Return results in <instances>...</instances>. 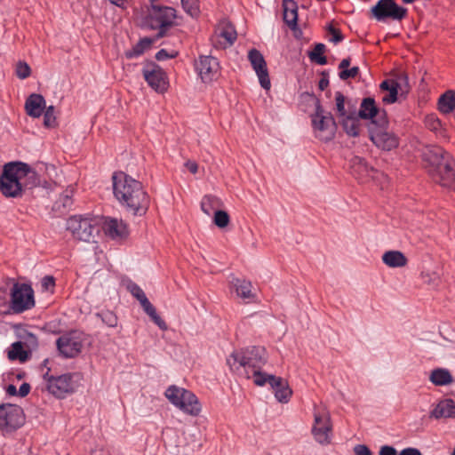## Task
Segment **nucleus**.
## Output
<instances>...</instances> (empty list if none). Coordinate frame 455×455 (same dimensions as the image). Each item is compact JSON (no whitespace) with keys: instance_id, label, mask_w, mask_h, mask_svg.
I'll return each instance as SVG.
<instances>
[{"instance_id":"nucleus-1","label":"nucleus","mask_w":455,"mask_h":455,"mask_svg":"<svg viewBox=\"0 0 455 455\" xmlns=\"http://www.w3.org/2000/svg\"><path fill=\"white\" fill-rule=\"evenodd\" d=\"M113 193L120 204L133 215L142 216L148 210L150 199L140 181L124 172L112 175Z\"/></svg>"},{"instance_id":"nucleus-2","label":"nucleus","mask_w":455,"mask_h":455,"mask_svg":"<svg viewBox=\"0 0 455 455\" xmlns=\"http://www.w3.org/2000/svg\"><path fill=\"white\" fill-rule=\"evenodd\" d=\"M40 185V179L29 164L12 161L4 164L0 175V192L6 198H20L27 189Z\"/></svg>"},{"instance_id":"nucleus-3","label":"nucleus","mask_w":455,"mask_h":455,"mask_svg":"<svg viewBox=\"0 0 455 455\" xmlns=\"http://www.w3.org/2000/svg\"><path fill=\"white\" fill-rule=\"evenodd\" d=\"M267 362V351L264 347L260 346H251L234 351L227 358V363L230 370L246 379H251L250 372L261 369Z\"/></svg>"},{"instance_id":"nucleus-4","label":"nucleus","mask_w":455,"mask_h":455,"mask_svg":"<svg viewBox=\"0 0 455 455\" xmlns=\"http://www.w3.org/2000/svg\"><path fill=\"white\" fill-rule=\"evenodd\" d=\"M176 10L165 5H153L148 8L144 18V26L152 30H157L156 39L166 36L167 31L175 25Z\"/></svg>"},{"instance_id":"nucleus-5","label":"nucleus","mask_w":455,"mask_h":455,"mask_svg":"<svg viewBox=\"0 0 455 455\" xmlns=\"http://www.w3.org/2000/svg\"><path fill=\"white\" fill-rule=\"evenodd\" d=\"M315 136L323 141L331 140L337 131L335 119L331 112L323 109L319 100L315 101V111L311 115Z\"/></svg>"},{"instance_id":"nucleus-6","label":"nucleus","mask_w":455,"mask_h":455,"mask_svg":"<svg viewBox=\"0 0 455 455\" xmlns=\"http://www.w3.org/2000/svg\"><path fill=\"white\" fill-rule=\"evenodd\" d=\"M164 395L174 406L185 413L197 416L201 411L197 397L189 390L172 385L166 389Z\"/></svg>"},{"instance_id":"nucleus-7","label":"nucleus","mask_w":455,"mask_h":455,"mask_svg":"<svg viewBox=\"0 0 455 455\" xmlns=\"http://www.w3.org/2000/svg\"><path fill=\"white\" fill-rule=\"evenodd\" d=\"M67 229L71 232L74 238L91 242L94 241L100 228L95 220L75 215L67 220Z\"/></svg>"},{"instance_id":"nucleus-8","label":"nucleus","mask_w":455,"mask_h":455,"mask_svg":"<svg viewBox=\"0 0 455 455\" xmlns=\"http://www.w3.org/2000/svg\"><path fill=\"white\" fill-rule=\"evenodd\" d=\"M388 118L379 119V124L368 126L370 140L379 148L390 151L399 145V138L394 132L388 131Z\"/></svg>"},{"instance_id":"nucleus-9","label":"nucleus","mask_w":455,"mask_h":455,"mask_svg":"<svg viewBox=\"0 0 455 455\" xmlns=\"http://www.w3.org/2000/svg\"><path fill=\"white\" fill-rule=\"evenodd\" d=\"M50 369L43 375L46 382V388L50 394L58 399H64L67 395L76 391V385L73 378L75 374L65 373L60 376H53L49 373Z\"/></svg>"},{"instance_id":"nucleus-10","label":"nucleus","mask_w":455,"mask_h":455,"mask_svg":"<svg viewBox=\"0 0 455 455\" xmlns=\"http://www.w3.org/2000/svg\"><path fill=\"white\" fill-rule=\"evenodd\" d=\"M142 76L150 88L159 93H164L169 86L165 71L155 61L147 60L143 63Z\"/></svg>"},{"instance_id":"nucleus-11","label":"nucleus","mask_w":455,"mask_h":455,"mask_svg":"<svg viewBox=\"0 0 455 455\" xmlns=\"http://www.w3.org/2000/svg\"><path fill=\"white\" fill-rule=\"evenodd\" d=\"M34 306V291L31 285L14 283L11 291V307L13 312L22 313Z\"/></svg>"},{"instance_id":"nucleus-12","label":"nucleus","mask_w":455,"mask_h":455,"mask_svg":"<svg viewBox=\"0 0 455 455\" xmlns=\"http://www.w3.org/2000/svg\"><path fill=\"white\" fill-rule=\"evenodd\" d=\"M372 16L379 21L391 19L394 20H402L407 15V9L398 5L394 0H379L371 7Z\"/></svg>"},{"instance_id":"nucleus-13","label":"nucleus","mask_w":455,"mask_h":455,"mask_svg":"<svg viewBox=\"0 0 455 455\" xmlns=\"http://www.w3.org/2000/svg\"><path fill=\"white\" fill-rule=\"evenodd\" d=\"M25 415L23 409L16 404H0V429L16 430L23 426Z\"/></svg>"},{"instance_id":"nucleus-14","label":"nucleus","mask_w":455,"mask_h":455,"mask_svg":"<svg viewBox=\"0 0 455 455\" xmlns=\"http://www.w3.org/2000/svg\"><path fill=\"white\" fill-rule=\"evenodd\" d=\"M332 426L331 417L325 411L314 412V425L312 435L320 444L326 445L331 443Z\"/></svg>"},{"instance_id":"nucleus-15","label":"nucleus","mask_w":455,"mask_h":455,"mask_svg":"<svg viewBox=\"0 0 455 455\" xmlns=\"http://www.w3.org/2000/svg\"><path fill=\"white\" fill-rule=\"evenodd\" d=\"M422 156L423 160L428 163V169L445 168L449 171L450 164L454 160L449 152L439 146L427 147Z\"/></svg>"},{"instance_id":"nucleus-16","label":"nucleus","mask_w":455,"mask_h":455,"mask_svg":"<svg viewBox=\"0 0 455 455\" xmlns=\"http://www.w3.org/2000/svg\"><path fill=\"white\" fill-rule=\"evenodd\" d=\"M408 76L401 75L396 79H386L381 82L379 88L381 91L388 92L387 94L382 97V101L385 104H393L397 100L399 91L401 94L408 92Z\"/></svg>"},{"instance_id":"nucleus-17","label":"nucleus","mask_w":455,"mask_h":455,"mask_svg":"<svg viewBox=\"0 0 455 455\" xmlns=\"http://www.w3.org/2000/svg\"><path fill=\"white\" fill-rule=\"evenodd\" d=\"M358 116L362 120H370L368 126H374L379 124L380 118H387V111L379 108L371 97L363 98L358 110Z\"/></svg>"},{"instance_id":"nucleus-18","label":"nucleus","mask_w":455,"mask_h":455,"mask_svg":"<svg viewBox=\"0 0 455 455\" xmlns=\"http://www.w3.org/2000/svg\"><path fill=\"white\" fill-rule=\"evenodd\" d=\"M195 68L204 83L212 82L217 78L220 71L219 61L212 56H199L198 60L195 62Z\"/></svg>"},{"instance_id":"nucleus-19","label":"nucleus","mask_w":455,"mask_h":455,"mask_svg":"<svg viewBox=\"0 0 455 455\" xmlns=\"http://www.w3.org/2000/svg\"><path fill=\"white\" fill-rule=\"evenodd\" d=\"M248 59L251 64L252 68L258 76L260 86L265 90H269L271 87V83L267 62L262 53L257 49L253 48L249 51Z\"/></svg>"},{"instance_id":"nucleus-20","label":"nucleus","mask_w":455,"mask_h":455,"mask_svg":"<svg viewBox=\"0 0 455 455\" xmlns=\"http://www.w3.org/2000/svg\"><path fill=\"white\" fill-rule=\"evenodd\" d=\"M57 348L65 358H74L82 351L83 344L75 332L66 333L58 338Z\"/></svg>"},{"instance_id":"nucleus-21","label":"nucleus","mask_w":455,"mask_h":455,"mask_svg":"<svg viewBox=\"0 0 455 455\" xmlns=\"http://www.w3.org/2000/svg\"><path fill=\"white\" fill-rule=\"evenodd\" d=\"M451 169L445 168L428 169L432 180L443 188L455 190V161H451Z\"/></svg>"},{"instance_id":"nucleus-22","label":"nucleus","mask_w":455,"mask_h":455,"mask_svg":"<svg viewBox=\"0 0 455 455\" xmlns=\"http://www.w3.org/2000/svg\"><path fill=\"white\" fill-rule=\"evenodd\" d=\"M283 20L293 32L300 29L298 28V4L294 0H283Z\"/></svg>"},{"instance_id":"nucleus-23","label":"nucleus","mask_w":455,"mask_h":455,"mask_svg":"<svg viewBox=\"0 0 455 455\" xmlns=\"http://www.w3.org/2000/svg\"><path fill=\"white\" fill-rule=\"evenodd\" d=\"M45 105L46 102L43 95L32 93L25 101V110L29 116L38 118L44 113Z\"/></svg>"},{"instance_id":"nucleus-24","label":"nucleus","mask_w":455,"mask_h":455,"mask_svg":"<svg viewBox=\"0 0 455 455\" xmlns=\"http://www.w3.org/2000/svg\"><path fill=\"white\" fill-rule=\"evenodd\" d=\"M104 232L112 239H123L128 235L127 225L117 219L107 220L103 226Z\"/></svg>"},{"instance_id":"nucleus-25","label":"nucleus","mask_w":455,"mask_h":455,"mask_svg":"<svg viewBox=\"0 0 455 455\" xmlns=\"http://www.w3.org/2000/svg\"><path fill=\"white\" fill-rule=\"evenodd\" d=\"M271 388L274 390L276 400L279 403H287L292 395L288 381L281 377L271 378Z\"/></svg>"},{"instance_id":"nucleus-26","label":"nucleus","mask_w":455,"mask_h":455,"mask_svg":"<svg viewBox=\"0 0 455 455\" xmlns=\"http://www.w3.org/2000/svg\"><path fill=\"white\" fill-rule=\"evenodd\" d=\"M430 417L436 419L441 418L455 419V401L450 398L440 401L430 412Z\"/></svg>"},{"instance_id":"nucleus-27","label":"nucleus","mask_w":455,"mask_h":455,"mask_svg":"<svg viewBox=\"0 0 455 455\" xmlns=\"http://www.w3.org/2000/svg\"><path fill=\"white\" fill-rule=\"evenodd\" d=\"M156 36L154 38L150 37H143L140 39V41L132 47V49L124 52V56L127 60H132L135 58H139L143 55V53L151 47L152 44L156 41Z\"/></svg>"},{"instance_id":"nucleus-28","label":"nucleus","mask_w":455,"mask_h":455,"mask_svg":"<svg viewBox=\"0 0 455 455\" xmlns=\"http://www.w3.org/2000/svg\"><path fill=\"white\" fill-rule=\"evenodd\" d=\"M383 262L390 267H402L406 266L408 260L400 251H387L382 255Z\"/></svg>"},{"instance_id":"nucleus-29","label":"nucleus","mask_w":455,"mask_h":455,"mask_svg":"<svg viewBox=\"0 0 455 455\" xmlns=\"http://www.w3.org/2000/svg\"><path fill=\"white\" fill-rule=\"evenodd\" d=\"M429 379L435 386H447L453 382L450 371L445 368L434 369L430 373Z\"/></svg>"},{"instance_id":"nucleus-30","label":"nucleus","mask_w":455,"mask_h":455,"mask_svg":"<svg viewBox=\"0 0 455 455\" xmlns=\"http://www.w3.org/2000/svg\"><path fill=\"white\" fill-rule=\"evenodd\" d=\"M360 119L359 116H346L339 120L340 125L347 135L350 137L360 135Z\"/></svg>"},{"instance_id":"nucleus-31","label":"nucleus","mask_w":455,"mask_h":455,"mask_svg":"<svg viewBox=\"0 0 455 455\" xmlns=\"http://www.w3.org/2000/svg\"><path fill=\"white\" fill-rule=\"evenodd\" d=\"M140 303L145 313L151 318L154 323L163 331L167 329L166 323L157 315L156 307L151 304L147 297L140 299Z\"/></svg>"},{"instance_id":"nucleus-32","label":"nucleus","mask_w":455,"mask_h":455,"mask_svg":"<svg viewBox=\"0 0 455 455\" xmlns=\"http://www.w3.org/2000/svg\"><path fill=\"white\" fill-rule=\"evenodd\" d=\"M140 303L145 313L151 318L154 323L163 331L167 329L166 323L157 315L156 307L151 304L147 297L140 299Z\"/></svg>"},{"instance_id":"nucleus-33","label":"nucleus","mask_w":455,"mask_h":455,"mask_svg":"<svg viewBox=\"0 0 455 455\" xmlns=\"http://www.w3.org/2000/svg\"><path fill=\"white\" fill-rule=\"evenodd\" d=\"M438 109L443 114H449L455 109V92L448 91L439 98Z\"/></svg>"},{"instance_id":"nucleus-34","label":"nucleus","mask_w":455,"mask_h":455,"mask_svg":"<svg viewBox=\"0 0 455 455\" xmlns=\"http://www.w3.org/2000/svg\"><path fill=\"white\" fill-rule=\"evenodd\" d=\"M28 358V352L23 348L21 341H16L12 344L8 350V359L11 361L19 360L20 362H26Z\"/></svg>"},{"instance_id":"nucleus-35","label":"nucleus","mask_w":455,"mask_h":455,"mask_svg":"<svg viewBox=\"0 0 455 455\" xmlns=\"http://www.w3.org/2000/svg\"><path fill=\"white\" fill-rule=\"evenodd\" d=\"M234 286L235 287V291L238 297L243 299H250L253 298V293L251 291V282L244 279H235Z\"/></svg>"},{"instance_id":"nucleus-36","label":"nucleus","mask_w":455,"mask_h":455,"mask_svg":"<svg viewBox=\"0 0 455 455\" xmlns=\"http://www.w3.org/2000/svg\"><path fill=\"white\" fill-rule=\"evenodd\" d=\"M351 170L352 174L359 180L364 175L368 174L369 166L363 158L360 156H355L351 160Z\"/></svg>"},{"instance_id":"nucleus-37","label":"nucleus","mask_w":455,"mask_h":455,"mask_svg":"<svg viewBox=\"0 0 455 455\" xmlns=\"http://www.w3.org/2000/svg\"><path fill=\"white\" fill-rule=\"evenodd\" d=\"M73 204L72 191L66 190L60 196L58 200L53 204V210L60 212H66L71 208Z\"/></svg>"},{"instance_id":"nucleus-38","label":"nucleus","mask_w":455,"mask_h":455,"mask_svg":"<svg viewBox=\"0 0 455 455\" xmlns=\"http://www.w3.org/2000/svg\"><path fill=\"white\" fill-rule=\"evenodd\" d=\"M250 374L251 378H253L254 384L259 387H262L267 383L271 387V378H277V376L261 371V369L252 371L250 372Z\"/></svg>"},{"instance_id":"nucleus-39","label":"nucleus","mask_w":455,"mask_h":455,"mask_svg":"<svg viewBox=\"0 0 455 455\" xmlns=\"http://www.w3.org/2000/svg\"><path fill=\"white\" fill-rule=\"evenodd\" d=\"M325 45L323 44H316L314 50L308 53L309 59L319 65H325L327 63V59L323 55Z\"/></svg>"},{"instance_id":"nucleus-40","label":"nucleus","mask_w":455,"mask_h":455,"mask_svg":"<svg viewBox=\"0 0 455 455\" xmlns=\"http://www.w3.org/2000/svg\"><path fill=\"white\" fill-rule=\"evenodd\" d=\"M347 97L341 92H335V108L338 116L342 119L347 116Z\"/></svg>"},{"instance_id":"nucleus-41","label":"nucleus","mask_w":455,"mask_h":455,"mask_svg":"<svg viewBox=\"0 0 455 455\" xmlns=\"http://www.w3.org/2000/svg\"><path fill=\"white\" fill-rule=\"evenodd\" d=\"M219 36L226 40V45L224 46L226 47L227 45H232L235 43L237 34L231 25H227L221 28Z\"/></svg>"},{"instance_id":"nucleus-42","label":"nucleus","mask_w":455,"mask_h":455,"mask_svg":"<svg viewBox=\"0 0 455 455\" xmlns=\"http://www.w3.org/2000/svg\"><path fill=\"white\" fill-rule=\"evenodd\" d=\"M96 316L100 318L102 323L108 327H116L117 325V317L110 310H102L97 313Z\"/></svg>"},{"instance_id":"nucleus-43","label":"nucleus","mask_w":455,"mask_h":455,"mask_svg":"<svg viewBox=\"0 0 455 455\" xmlns=\"http://www.w3.org/2000/svg\"><path fill=\"white\" fill-rule=\"evenodd\" d=\"M55 109L53 106H45L44 111V125L47 128H53L57 125Z\"/></svg>"},{"instance_id":"nucleus-44","label":"nucleus","mask_w":455,"mask_h":455,"mask_svg":"<svg viewBox=\"0 0 455 455\" xmlns=\"http://www.w3.org/2000/svg\"><path fill=\"white\" fill-rule=\"evenodd\" d=\"M230 221L229 215L227 212L217 210L214 212L213 223L220 228H226Z\"/></svg>"},{"instance_id":"nucleus-45","label":"nucleus","mask_w":455,"mask_h":455,"mask_svg":"<svg viewBox=\"0 0 455 455\" xmlns=\"http://www.w3.org/2000/svg\"><path fill=\"white\" fill-rule=\"evenodd\" d=\"M219 199L213 196H204L201 202V209L207 215L211 214L212 210L214 206L218 205Z\"/></svg>"},{"instance_id":"nucleus-46","label":"nucleus","mask_w":455,"mask_h":455,"mask_svg":"<svg viewBox=\"0 0 455 455\" xmlns=\"http://www.w3.org/2000/svg\"><path fill=\"white\" fill-rule=\"evenodd\" d=\"M181 5L184 11L191 17H196L199 13L197 0H181Z\"/></svg>"},{"instance_id":"nucleus-47","label":"nucleus","mask_w":455,"mask_h":455,"mask_svg":"<svg viewBox=\"0 0 455 455\" xmlns=\"http://www.w3.org/2000/svg\"><path fill=\"white\" fill-rule=\"evenodd\" d=\"M326 30L331 36L330 41L334 44H339L343 41L344 36L339 28H335L331 23L328 24Z\"/></svg>"},{"instance_id":"nucleus-48","label":"nucleus","mask_w":455,"mask_h":455,"mask_svg":"<svg viewBox=\"0 0 455 455\" xmlns=\"http://www.w3.org/2000/svg\"><path fill=\"white\" fill-rule=\"evenodd\" d=\"M31 74V68L27 62L19 61L16 66V75L20 79L28 78Z\"/></svg>"},{"instance_id":"nucleus-49","label":"nucleus","mask_w":455,"mask_h":455,"mask_svg":"<svg viewBox=\"0 0 455 455\" xmlns=\"http://www.w3.org/2000/svg\"><path fill=\"white\" fill-rule=\"evenodd\" d=\"M126 288L139 301L147 297L143 290L137 283L132 281H129Z\"/></svg>"},{"instance_id":"nucleus-50","label":"nucleus","mask_w":455,"mask_h":455,"mask_svg":"<svg viewBox=\"0 0 455 455\" xmlns=\"http://www.w3.org/2000/svg\"><path fill=\"white\" fill-rule=\"evenodd\" d=\"M358 74H359V68L353 67L351 68L341 70L339 74V76L341 80L345 81L349 78H355Z\"/></svg>"},{"instance_id":"nucleus-51","label":"nucleus","mask_w":455,"mask_h":455,"mask_svg":"<svg viewBox=\"0 0 455 455\" xmlns=\"http://www.w3.org/2000/svg\"><path fill=\"white\" fill-rule=\"evenodd\" d=\"M347 116H358L357 102L355 100L347 98Z\"/></svg>"},{"instance_id":"nucleus-52","label":"nucleus","mask_w":455,"mask_h":455,"mask_svg":"<svg viewBox=\"0 0 455 455\" xmlns=\"http://www.w3.org/2000/svg\"><path fill=\"white\" fill-rule=\"evenodd\" d=\"M178 55L177 52L169 53L165 49H161L156 53V59L158 61H163L168 59H173Z\"/></svg>"},{"instance_id":"nucleus-53","label":"nucleus","mask_w":455,"mask_h":455,"mask_svg":"<svg viewBox=\"0 0 455 455\" xmlns=\"http://www.w3.org/2000/svg\"><path fill=\"white\" fill-rule=\"evenodd\" d=\"M41 284L45 291L52 290L55 286V279L52 275H45L43 277Z\"/></svg>"},{"instance_id":"nucleus-54","label":"nucleus","mask_w":455,"mask_h":455,"mask_svg":"<svg viewBox=\"0 0 455 455\" xmlns=\"http://www.w3.org/2000/svg\"><path fill=\"white\" fill-rule=\"evenodd\" d=\"M422 278L424 283H427L428 284L437 285L439 282V277L436 273H423Z\"/></svg>"},{"instance_id":"nucleus-55","label":"nucleus","mask_w":455,"mask_h":455,"mask_svg":"<svg viewBox=\"0 0 455 455\" xmlns=\"http://www.w3.org/2000/svg\"><path fill=\"white\" fill-rule=\"evenodd\" d=\"M354 455H372V452L368 446L357 444L354 447Z\"/></svg>"},{"instance_id":"nucleus-56","label":"nucleus","mask_w":455,"mask_h":455,"mask_svg":"<svg viewBox=\"0 0 455 455\" xmlns=\"http://www.w3.org/2000/svg\"><path fill=\"white\" fill-rule=\"evenodd\" d=\"M322 77L318 83V87L321 91H324L329 85V74L327 71H323L321 73Z\"/></svg>"},{"instance_id":"nucleus-57","label":"nucleus","mask_w":455,"mask_h":455,"mask_svg":"<svg viewBox=\"0 0 455 455\" xmlns=\"http://www.w3.org/2000/svg\"><path fill=\"white\" fill-rule=\"evenodd\" d=\"M379 455H397V451L393 446L383 445L380 447Z\"/></svg>"},{"instance_id":"nucleus-58","label":"nucleus","mask_w":455,"mask_h":455,"mask_svg":"<svg viewBox=\"0 0 455 455\" xmlns=\"http://www.w3.org/2000/svg\"><path fill=\"white\" fill-rule=\"evenodd\" d=\"M30 390H31L30 384L24 382L21 384V386L20 387V388L18 390V395L20 397H25L29 394Z\"/></svg>"},{"instance_id":"nucleus-59","label":"nucleus","mask_w":455,"mask_h":455,"mask_svg":"<svg viewBox=\"0 0 455 455\" xmlns=\"http://www.w3.org/2000/svg\"><path fill=\"white\" fill-rule=\"evenodd\" d=\"M399 455H422V453L419 449L410 447L402 450Z\"/></svg>"},{"instance_id":"nucleus-60","label":"nucleus","mask_w":455,"mask_h":455,"mask_svg":"<svg viewBox=\"0 0 455 455\" xmlns=\"http://www.w3.org/2000/svg\"><path fill=\"white\" fill-rule=\"evenodd\" d=\"M185 165L193 174H196L198 171V164L195 161H188Z\"/></svg>"},{"instance_id":"nucleus-61","label":"nucleus","mask_w":455,"mask_h":455,"mask_svg":"<svg viewBox=\"0 0 455 455\" xmlns=\"http://www.w3.org/2000/svg\"><path fill=\"white\" fill-rule=\"evenodd\" d=\"M429 122L430 123H429L428 126L431 130L436 131L441 126V123H440L439 119L434 118L433 116L429 117Z\"/></svg>"},{"instance_id":"nucleus-62","label":"nucleus","mask_w":455,"mask_h":455,"mask_svg":"<svg viewBox=\"0 0 455 455\" xmlns=\"http://www.w3.org/2000/svg\"><path fill=\"white\" fill-rule=\"evenodd\" d=\"M6 394L12 396L18 395V390L13 384H10L5 388Z\"/></svg>"},{"instance_id":"nucleus-63","label":"nucleus","mask_w":455,"mask_h":455,"mask_svg":"<svg viewBox=\"0 0 455 455\" xmlns=\"http://www.w3.org/2000/svg\"><path fill=\"white\" fill-rule=\"evenodd\" d=\"M350 62H351V59L348 57V58H346V59H343L339 65V69L341 70H345V69H347V68L349 67L350 65Z\"/></svg>"},{"instance_id":"nucleus-64","label":"nucleus","mask_w":455,"mask_h":455,"mask_svg":"<svg viewBox=\"0 0 455 455\" xmlns=\"http://www.w3.org/2000/svg\"><path fill=\"white\" fill-rule=\"evenodd\" d=\"M111 4L116 6H122L125 0H109Z\"/></svg>"}]
</instances>
